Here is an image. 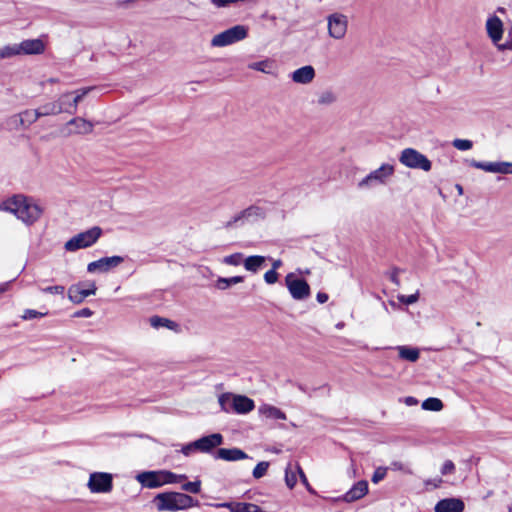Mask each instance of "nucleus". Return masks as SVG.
I'll use <instances>...</instances> for the list:
<instances>
[{
	"label": "nucleus",
	"instance_id": "nucleus-17",
	"mask_svg": "<svg viewBox=\"0 0 512 512\" xmlns=\"http://www.w3.org/2000/svg\"><path fill=\"white\" fill-rule=\"evenodd\" d=\"M12 47L16 48L17 55H37L45 50V45L40 39H27L20 44H14Z\"/></svg>",
	"mask_w": 512,
	"mask_h": 512
},
{
	"label": "nucleus",
	"instance_id": "nucleus-20",
	"mask_svg": "<svg viewBox=\"0 0 512 512\" xmlns=\"http://www.w3.org/2000/svg\"><path fill=\"white\" fill-rule=\"evenodd\" d=\"M69 95V93L62 94L58 101L49 102L37 108L36 110L39 113V117L58 115L62 112H65L62 104L64 103V98H68Z\"/></svg>",
	"mask_w": 512,
	"mask_h": 512
},
{
	"label": "nucleus",
	"instance_id": "nucleus-6",
	"mask_svg": "<svg viewBox=\"0 0 512 512\" xmlns=\"http://www.w3.org/2000/svg\"><path fill=\"white\" fill-rule=\"evenodd\" d=\"M399 161L411 169H421L428 172L432 168L431 161L424 154L413 148L402 150Z\"/></svg>",
	"mask_w": 512,
	"mask_h": 512
},
{
	"label": "nucleus",
	"instance_id": "nucleus-21",
	"mask_svg": "<svg viewBox=\"0 0 512 512\" xmlns=\"http://www.w3.org/2000/svg\"><path fill=\"white\" fill-rule=\"evenodd\" d=\"M231 408L238 414H246L255 408L254 401L244 395H234L231 402Z\"/></svg>",
	"mask_w": 512,
	"mask_h": 512
},
{
	"label": "nucleus",
	"instance_id": "nucleus-8",
	"mask_svg": "<svg viewBox=\"0 0 512 512\" xmlns=\"http://www.w3.org/2000/svg\"><path fill=\"white\" fill-rule=\"evenodd\" d=\"M486 30L488 36L491 38L492 42L498 47L499 50H511L512 49V41H506L505 43L500 44L499 41L503 35V23L497 16L489 17L486 22Z\"/></svg>",
	"mask_w": 512,
	"mask_h": 512
},
{
	"label": "nucleus",
	"instance_id": "nucleus-32",
	"mask_svg": "<svg viewBox=\"0 0 512 512\" xmlns=\"http://www.w3.org/2000/svg\"><path fill=\"white\" fill-rule=\"evenodd\" d=\"M443 402L439 398L429 397L422 402V409L438 412L442 410Z\"/></svg>",
	"mask_w": 512,
	"mask_h": 512
},
{
	"label": "nucleus",
	"instance_id": "nucleus-18",
	"mask_svg": "<svg viewBox=\"0 0 512 512\" xmlns=\"http://www.w3.org/2000/svg\"><path fill=\"white\" fill-rule=\"evenodd\" d=\"M465 504L460 498H445L439 500L435 507V512H463Z\"/></svg>",
	"mask_w": 512,
	"mask_h": 512
},
{
	"label": "nucleus",
	"instance_id": "nucleus-27",
	"mask_svg": "<svg viewBox=\"0 0 512 512\" xmlns=\"http://www.w3.org/2000/svg\"><path fill=\"white\" fill-rule=\"evenodd\" d=\"M94 89V87H86L76 91V96L73 98L71 102H69L68 107H64L66 113L75 114L77 111L78 104L83 100V98Z\"/></svg>",
	"mask_w": 512,
	"mask_h": 512
},
{
	"label": "nucleus",
	"instance_id": "nucleus-5",
	"mask_svg": "<svg viewBox=\"0 0 512 512\" xmlns=\"http://www.w3.org/2000/svg\"><path fill=\"white\" fill-rule=\"evenodd\" d=\"M248 29L243 25H235L219 34L211 40L212 47H224L245 39Z\"/></svg>",
	"mask_w": 512,
	"mask_h": 512
},
{
	"label": "nucleus",
	"instance_id": "nucleus-10",
	"mask_svg": "<svg viewBox=\"0 0 512 512\" xmlns=\"http://www.w3.org/2000/svg\"><path fill=\"white\" fill-rule=\"evenodd\" d=\"M88 487L93 493H107L113 488L112 475L104 472H94L90 475Z\"/></svg>",
	"mask_w": 512,
	"mask_h": 512
},
{
	"label": "nucleus",
	"instance_id": "nucleus-54",
	"mask_svg": "<svg viewBox=\"0 0 512 512\" xmlns=\"http://www.w3.org/2000/svg\"><path fill=\"white\" fill-rule=\"evenodd\" d=\"M443 480L441 478L428 479L425 481L426 486H432L433 488H438L442 484Z\"/></svg>",
	"mask_w": 512,
	"mask_h": 512
},
{
	"label": "nucleus",
	"instance_id": "nucleus-44",
	"mask_svg": "<svg viewBox=\"0 0 512 512\" xmlns=\"http://www.w3.org/2000/svg\"><path fill=\"white\" fill-rule=\"evenodd\" d=\"M402 270L399 269L398 267H393L392 270L390 272H387L386 275L388 276L389 280L397 287L400 286V279L398 277V274L401 272Z\"/></svg>",
	"mask_w": 512,
	"mask_h": 512
},
{
	"label": "nucleus",
	"instance_id": "nucleus-29",
	"mask_svg": "<svg viewBox=\"0 0 512 512\" xmlns=\"http://www.w3.org/2000/svg\"><path fill=\"white\" fill-rule=\"evenodd\" d=\"M149 322L153 328L165 327L170 330H177L179 327V325L176 322H174L170 319H167V318L160 317V316H152L149 319Z\"/></svg>",
	"mask_w": 512,
	"mask_h": 512
},
{
	"label": "nucleus",
	"instance_id": "nucleus-46",
	"mask_svg": "<svg viewBox=\"0 0 512 512\" xmlns=\"http://www.w3.org/2000/svg\"><path fill=\"white\" fill-rule=\"evenodd\" d=\"M418 298H419L418 293L411 294V295H399L398 296V300L401 303L406 304V305L414 304L415 302L418 301Z\"/></svg>",
	"mask_w": 512,
	"mask_h": 512
},
{
	"label": "nucleus",
	"instance_id": "nucleus-48",
	"mask_svg": "<svg viewBox=\"0 0 512 512\" xmlns=\"http://www.w3.org/2000/svg\"><path fill=\"white\" fill-rule=\"evenodd\" d=\"M296 470H297V473L299 474V477H300V480L301 482L305 485V487L307 488V490L309 492H313L312 488L310 487V484L308 482V479L304 473V471L302 470L301 466L299 464H296Z\"/></svg>",
	"mask_w": 512,
	"mask_h": 512
},
{
	"label": "nucleus",
	"instance_id": "nucleus-64",
	"mask_svg": "<svg viewBox=\"0 0 512 512\" xmlns=\"http://www.w3.org/2000/svg\"><path fill=\"white\" fill-rule=\"evenodd\" d=\"M508 36H509V38H511V40H510V41H512V31H511V32H509Z\"/></svg>",
	"mask_w": 512,
	"mask_h": 512
},
{
	"label": "nucleus",
	"instance_id": "nucleus-50",
	"mask_svg": "<svg viewBox=\"0 0 512 512\" xmlns=\"http://www.w3.org/2000/svg\"><path fill=\"white\" fill-rule=\"evenodd\" d=\"M181 453L185 456H190L193 452L198 451V449L194 446V441L188 444H185L181 447Z\"/></svg>",
	"mask_w": 512,
	"mask_h": 512
},
{
	"label": "nucleus",
	"instance_id": "nucleus-30",
	"mask_svg": "<svg viewBox=\"0 0 512 512\" xmlns=\"http://www.w3.org/2000/svg\"><path fill=\"white\" fill-rule=\"evenodd\" d=\"M399 357L410 362H416L419 359L420 352L417 348L408 346H398Z\"/></svg>",
	"mask_w": 512,
	"mask_h": 512
},
{
	"label": "nucleus",
	"instance_id": "nucleus-39",
	"mask_svg": "<svg viewBox=\"0 0 512 512\" xmlns=\"http://www.w3.org/2000/svg\"><path fill=\"white\" fill-rule=\"evenodd\" d=\"M452 145L460 151H466L472 148L473 142L467 139H455Z\"/></svg>",
	"mask_w": 512,
	"mask_h": 512
},
{
	"label": "nucleus",
	"instance_id": "nucleus-63",
	"mask_svg": "<svg viewBox=\"0 0 512 512\" xmlns=\"http://www.w3.org/2000/svg\"><path fill=\"white\" fill-rule=\"evenodd\" d=\"M457 191H459V193H462V187L460 185H457Z\"/></svg>",
	"mask_w": 512,
	"mask_h": 512
},
{
	"label": "nucleus",
	"instance_id": "nucleus-3",
	"mask_svg": "<svg viewBox=\"0 0 512 512\" xmlns=\"http://www.w3.org/2000/svg\"><path fill=\"white\" fill-rule=\"evenodd\" d=\"M102 235V229L94 226L70 238L64 245L66 251L74 252L95 244Z\"/></svg>",
	"mask_w": 512,
	"mask_h": 512
},
{
	"label": "nucleus",
	"instance_id": "nucleus-22",
	"mask_svg": "<svg viewBox=\"0 0 512 512\" xmlns=\"http://www.w3.org/2000/svg\"><path fill=\"white\" fill-rule=\"evenodd\" d=\"M39 113L37 110L27 109L11 118V122L17 129L18 126L29 127L31 124L39 119Z\"/></svg>",
	"mask_w": 512,
	"mask_h": 512
},
{
	"label": "nucleus",
	"instance_id": "nucleus-7",
	"mask_svg": "<svg viewBox=\"0 0 512 512\" xmlns=\"http://www.w3.org/2000/svg\"><path fill=\"white\" fill-rule=\"evenodd\" d=\"M285 284L294 300L302 301L311 294V289L305 279L297 278L294 273H289L285 277Z\"/></svg>",
	"mask_w": 512,
	"mask_h": 512
},
{
	"label": "nucleus",
	"instance_id": "nucleus-41",
	"mask_svg": "<svg viewBox=\"0 0 512 512\" xmlns=\"http://www.w3.org/2000/svg\"><path fill=\"white\" fill-rule=\"evenodd\" d=\"M387 474V468L386 467H377L372 475L371 481L375 484L382 481Z\"/></svg>",
	"mask_w": 512,
	"mask_h": 512
},
{
	"label": "nucleus",
	"instance_id": "nucleus-13",
	"mask_svg": "<svg viewBox=\"0 0 512 512\" xmlns=\"http://www.w3.org/2000/svg\"><path fill=\"white\" fill-rule=\"evenodd\" d=\"M224 438L220 433H213L203 436L194 441V446L198 452L211 453L216 447L223 444Z\"/></svg>",
	"mask_w": 512,
	"mask_h": 512
},
{
	"label": "nucleus",
	"instance_id": "nucleus-15",
	"mask_svg": "<svg viewBox=\"0 0 512 512\" xmlns=\"http://www.w3.org/2000/svg\"><path fill=\"white\" fill-rule=\"evenodd\" d=\"M83 283L74 284L68 289V298L74 304H80L88 296L96 293L97 287L94 282L89 284V288H82Z\"/></svg>",
	"mask_w": 512,
	"mask_h": 512
},
{
	"label": "nucleus",
	"instance_id": "nucleus-23",
	"mask_svg": "<svg viewBox=\"0 0 512 512\" xmlns=\"http://www.w3.org/2000/svg\"><path fill=\"white\" fill-rule=\"evenodd\" d=\"M367 493H368V482L366 480H360L356 484H354L353 487L343 495L342 499L347 503H351V502L361 499Z\"/></svg>",
	"mask_w": 512,
	"mask_h": 512
},
{
	"label": "nucleus",
	"instance_id": "nucleus-49",
	"mask_svg": "<svg viewBox=\"0 0 512 512\" xmlns=\"http://www.w3.org/2000/svg\"><path fill=\"white\" fill-rule=\"evenodd\" d=\"M455 471V465L451 460H446L441 468L442 475L452 474Z\"/></svg>",
	"mask_w": 512,
	"mask_h": 512
},
{
	"label": "nucleus",
	"instance_id": "nucleus-16",
	"mask_svg": "<svg viewBox=\"0 0 512 512\" xmlns=\"http://www.w3.org/2000/svg\"><path fill=\"white\" fill-rule=\"evenodd\" d=\"M165 471H148L140 473L137 480L147 488H158L166 484Z\"/></svg>",
	"mask_w": 512,
	"mask_h": 512
},
{
	"label": "nucleus",
	"instance_id": "nucleus-2",
	"mask_svg": "<svg viewBox=\"0 0 512 512\" xmlns=\"http://www.w3.org/2000/svg\"><path fill=\"white\" fill-rule=\"evenodd\" d=\"M153 503L158 511H179L198 506V500L181 492H163L157 494Z\"/></svg>",
	"mask_w": 512,
	"mask_h": 512
},
{
	"label": "nucleus",
	"instance_id": "nucleus-61",
	"mask_svg": "<svg viewBox=\"0 0 512 512\" xmlns=\"http://www.w3.org/2000/svg\"><path fill=\"white\" fill-rule=\"evenodd\" d=\"M416 402H417V401H416V399H415V398H413V397H407V398H406V403H407L408 405L415 404Z\"/></svg>",
	"mask_w": 512,
	"mask_h": 512
},
{
	"label": "nucleus",
	"instance_id": "nucleus-53",
	"mask_svg": "<svg viewBox=\"0 0 512 512\" xmlns=\"http://www.w3.org/2000/svg\"><path fill=\"white\" fill-rule=\"evenodd\" d=\"M232 512H250L249 511V503H234Z\"/></svg>",
	"mask_w": 512,
	"mask_h": 512
},
{
	"label": "nucleus",
	"instance_id": "nucleus-62",
	"mask_svg": "<svg viewBox=\"0 0 512 512\" xmlns=\"http://www.w3.org/2000/svg\"><path fill=\"white\" fill-rule=\"evenodd\" d=\"M67 98H64V103L62 104V107H68L69 102L66 101Z\"/></svg>",
	"mask_w": 512,
	"mask_h": 512
},
{
	"label": "nucleus",
	"instance_id": "nucleus-43",
	"mask_svg": "<svg viewBox=\"0 0 512 512\" xmlns=\"http://www.w3.org/2000/svg\"><path fill=\"white\" fill-rule=\"evenodd\" d=\"M47 313H43V312H39L37 310H34V309H26L24 311V314L22 315V319L24 320H31V319H35V318H41V317H44L46 316Z\"/></svg>",
	"mask_w": 512,
	"mask_h": 512
},
{
	"label": "nucleus",
	"instance_id": "nucleus-11",
	"mask_svg": "<svg viewBox=\"0 0 512 512\" xmlns=\"http://www.w3.org/2000/svg\"><path fill=\"white\" fill-rule=\"evenodd\" d=\"M123 262L124 258L122 256L102 257L96 261L90 262L87 266V271L89 273H106Z\"/></svg>",
	"mask_w": 512,
	"mask_h": 512
},
{
	"label": "nucleus",
	"instance_id": "nucleus-25",
	"mask_svg": "<svg viewBox=\"0 0 512 512\" xmlns=\"http://www.w3.org/2000/svg\"><path fill=\"white\" fill-rule=\"evenodd\" d=\"M291 78L295 83L308 84L315 78V69L311 65L303 66L296 69Z\"/></svg>",
	"mask_w": 512,
	"mask_h": 512
},
{
	"label": "nucleus",
	"instance_id": "nucleus-31",
	"mask_svg": "<svg viewBox=\"0 0 512 512\" xmlns=\"http://www.w3.org/2000/svg\"><path fill=\"white\" fill-rule=\"evenodd\" d=\"M243 281H244L243 276H233V277H229V278L220 277L217 280L216 287L220 290H225V289L229 288L230 286L241 283Z\"/></svg>",
	"mask_w": 512,
	"mask_h": 512
},
{
	"label": "nucleus",
	"instance_id": "nucleus-51",
	"mask_svg": "<svg viewBox=\"0 0 512 512\" xmlns=\"http://www.w3.org/2000/svg\"><path fill=\"white\" fill-rule=\"evenodd\" d=\"M268 65H269L268 61H259V62H254V63L250 64L249 68L256 70V71L267 72L266 68L268 67Z\"/></svg>",
	"mask_w": 512,
	"mask_h": 512
},
{
	"label": "nucleus",
	"instance_id": "nucleus-1",
	"mask_svg": "<svg viewBox=\"0 0 512 512\" xmlns=\"http://www.w3.org/2000/svg\"><path fill=\"white\" fill-rule=\"evenodd\" d=\"M0 210L13 213L27 225L35 223L42 214L41 207L32 198L14 195L0 204Z\"/></svg>",
	"mask_w": 512,
	"mask_h": 512
},
{
	"label": "nucleus",
	"instance_id": "nucleus-9",
	"mask_svg": "<svg viewBox=\"0 0 512 512\" xmlns=\"http://www.w3.org/2000/svg\"><path fill=\"white\" fill-rule=\"evenodd\" d=\"M327 22L330 37L337 40L344 38L348 27V19L346 15L333 13L327 17Z\"/></svg>",
	"mask_w": 512,
	"mask_h": 512
},
{
	"label": "nucleus",
	"instance_id": "nucleus-34",
	"mask_svg": "<svg viewBox=\"0 0 512 512\" xmlns=\"http://www.w3.org/2000/svg\"><path fill=\"white\" fill-rule=\"evenodd\" d=\"M336 96L332 91H324L319 95L318 104L320 105H330L335 102Z\"/></svg>",
	"mask_w": 512,
	"mask_h": 512
},
{
	"label": "nucleus",
	"instance_id": "nucleus-38",
	"mask_svg": "<svg viewBox=\"0 0 512 512\" xmlns=\"http://www.w3.org/2000/svg\"><path fill=\"white\" fill-rule=\"evenodd\" d=\"M164 477L166 479V484L179 483L187 479L185 474H175L170 471H165Z\"/></svg>",
	"mask_w": 512,
	"mask_h": 512
},
{
	"label": "nucleus",
	"instance_id": "nucleus-55",
	"mask_svg": "<svg viewBox=\"0 0 512 512\" xmlns=\"http://www.w3.org/2000/svg\"><path fill=\"white\" fill-rule=\"evenodd\" d=\"M328 294L324 293V292H318L317 295H316V299L319 303L323 304L325 302H327L328 300Z\"/></svg>",
	"mask_w": 512,
	"mask_h": 512
},
{
	"label": "nucleus",
	"instance_id": "nucleus-56",
	"mask_svg": "<svg viewBox=\"0 0 512 512\" xmlns=\"http://www.w3.org/2000/svg\"><path fill=\"white\" fill-rule=\"evenodd\" d=\"M233 505H234L233 502H224V503L216 504L215 507H217V508H228V509H230V512H232Z\"/></svg>",
	"mask_w": 512,
	"mask_h": 512
},
{
	"label": "nucleus",
	"instance_id": "nucleus-12",
	"mask_svg": "<svg viewBox=\"0 0 512 512\" xmlns=\"http://www.w3.org/2000/svg\"><path fill=\"white\" fill-rule=\"evenodd\" d=\"M265 217V210L259 206L251 205L248 208L242 210L236 214L231 220L225 224V228H230L234 224L242 220H256Z\"/></svg>",
	"mask_w": 512,
	"mask_h": 512
},
{
	"label": "nucleus",
	"instance_id": "nucleus-60",
	"mask_svg": "<svg viewBox=\"0 0 512 512\" xmlns=\"http://www.w3.org/2000/svg\"><path fill=\"white\" fill-rule=\"evenodd\" d=\"M11 281L0 284V294L8 290Z\"/></svg>",
	"mask_w": 512,
	"mask_h": 512
},
{
	"label": "nucleus",
	"instance_id": "nucleus-45",
	"mask_svg": "<svg viewBox=\"0 0 512 512\" xmlns=\"http://www.w3.org/2000/svg\"><path fill=\"white\" fill-rule=\"evenodd\" d=\"M41 291L43 293H47V294L63 295L64 291H65V287L62 286V285H54V286H48V287H45V288H41Z\"/></svg>",
	"mask_w": 512,
	"mask_h": 512
},
{
	"label": "nucleus",
	"instance_id": "nucleus-28",
	"mask_svg": "<svg viewBox=\"0 0 512 512\" xmlns=\"http://www.w3.org/2000/svg\"><path fill=\"white\" fill-rule=\"evenodd\" d=\"M265 261H266V258L264 256L252 255V256L247 257L244 260L243 264H244V267L246 270L255 273L262 267V265L265 263Z\"/></svg>",
	"mask_w": 512,
	"mask_h": 512
},
{
	"label": "nucleus",
	"instance_id": "nucleus-58",
	"mask_svg": "<svg viewBox=\"0 0 512 512\" xmlns=\"http://www.w3.org/2000/svg\"><path fill=\"white\" fill-rule=\"evenodd\" d=\"M250 512H264L258 505L249 503Z\"/></svg>",
	"mask_w": 512,
	"mask_h": 512
},
{
	"label": "nucleus",
	"instance_id": "nucleus-37",
	"mask_svg": "<svg viewBox=\"0 0 512 512\" xmlns=\"http://www.w3.org/2000/svg\"><path fill=\"white\" fill-rule=\"evenodd\" d=\"M268 467H269V462H266V461L259 462L256 465V467L253 469V473H252L253 477L256 479L263 477L266 474Z\"/></svg>",
	"mask_w": 512,
	"mask_h": 512
},
{
	"label": "nucleus",
	"instance_id": "nucleus-36",
	"mask_svg": "<svg viewBox=\"0 0 512 512\" xmlns=\"http://www.w3.org/2000/svg\"><path fill=\"white\" fill-rule=\"evenodd\" d=\"M181 488L186 492L197 494L201 491V481L195 480L192 482H186L182 485Z\"/></svg>",
	"mask_w": 512,
	"mask_h": 512
},
{
	"label": "nucleus",
	"instance_id": "nucleus-33",
	"mask_svg": "<svg viewBox=\"0 0 512 512\" xmlns=\"http://www.w3.org/2000/svg\"><path fill=\"white\" fill-rule=\"evenodd\" d=\"M285 482L290 489H293L297 483L296 473L292 471L291 464L285 469Z\"/></svg>",
	"mask_w": 512,
	"mask_h": 512
},
{
	"label": "nucleus",
	"instance_id": "nucleus-59",
	"mask_svg": "<svg viewBox=\"0 0 512 512\" xmlns=\"http://www.w3.org/2000/svg\"><path fill=\"white\" fill-rule=\"evenodd\" d=\"M281 266H282V261L280 259L274 260L272 263V269H274V271L279 269Z\"/></svg>",
	"mask_w": 512,
	"mask_h": 512
},
{
	"label": "nucleus",
	"instance_id": "nucleus-47",
	"mask_svg": "<svg viewBox=\"0 0 512 512\" xmlns=\"http://www.w3.org/2000/svg\"><path fill=\"white\" fill-rule=\"evenodd\" d=\"M278 276L279 274L274 269H270L264 274V280L267 284H274L277 282Z\"/></svg>",
	"mask_w": 512,
	"mask_h": 512
},
{
	"label": "nucleus",
	"instance_id": "nucleus-14",
	"mask_svg": "<svg viewBox=\"0 0 512 512\" xmlns=\"http://www.w3.org/2000/svg\"><path fill=\"white\" fill-rule=\"evenodd\" d=\"M470 166L490 173L512 174L511 162H482L472 160Z\"/></svg>",
	"mask_w": 512,
	"mask_h": 512
},
{
	"label": "nucleus",
	"instance_id": "nucleus-4",
	"mask_svg": "<svg viewBox=\"0 0 512 512\" xmlns=\"http://www.w3.org/2000/svg\"><path fill=\"white\" fill-rule=\"evenodd\" d=\"M394 166L388 163L382 164L378 169L371 171L359 183L360 189L372 188L377 185H385L394 174Z\"/></svg>",
	"mask_w": 512,
	"mask_h": 512
},
{
	"label": "nucleus",
	"instance_id": "nucleus-42",
	"mask_svg": "<svg viewBox=\"0 0 512 512\" xmlns=\"http://www.w3.org/2000/svg\"><path fill=\"white\" fill-rule=\"evenodd\" d=\"M17 55L16 48L12 45H7L0 48V59L11 58Z\"/></svg>",
	"mask_w": 512,
	"mask_h": 512
},
{
	"label": "nucleus",
	"instance_id": "nucleus-35",
	"mask_svg": "<svg viewBox=\"0 0 512 512\" xmlns=\"http://www.w3.org/2000/svg\"><path fill=\"white\" fill-rule=\"evenodd\" d=\"M232 398L233 397L229 393H224L219 396L218 402L223 411L229 412L230 410H232V408H231Z\"/></svg>",
	"mask_w": 512,
	"mask_h": 512
},
{
	"label": "nucleus",
	"instance_id": "nucleus-26",
	"mask_svg": "<svg viewBox=\"0 0 512 512\" xmlns=\"http://www.w3.org/2000/svg\"><path fill=\"white\" fill-rule=\"evenodd\" d=\"M259 413L269 419L275 420H286V414L279 408L269 405L263 404L259 407Z\"/></svg>",
	"mask_w": 512,
	"mask_h": 512
},
{
	"label": "nucleus",
	"instance_id": "nucleus-52",
	"mask_svg": "<svg viewBox=\"0 0 512 512\" xmlns=\"http://www.w3.org/2000/svg\"><path fill=\"white\" fill-rule=\"evenodd\" d=\"M94 314V312L89 308H83L78 311H76L73 314V317L75 318H88L91 317Z\"/></svg>",
	"mask_w": 512,
	"mask_h": 512
},
{
	"label": "nucleus",
	"instance_id": "nucleus-40",
	"mask_svg": "<svg viewBox=\"0 0 512 512\" xmlns=\"http://www.w3.org/2000/svg\"><path fill=\"white\" fill-rule=\"evenodd\" d=\"M243 254L242 253H234L228 255L224 258V263L228 265L237 266L242 263Z\"/></svg>",
	"mask_w": 512,
	"mask_h": 512
},
{
	"label": "nucleus",
	"instance_id": "nucleus-19",
	"mask_svg": "<svg viewBox=\"0 0 512 512\" xmlns=\"http://www.w3.org/2000/svg\"><path fill=\"white\" fill-rule=\"evenodd\" d=\"M215 459H222L225 461H238L250 458L243 450L239 448H219L215 454Z\"/></svg>",
	"mask_w": 512,
	"mask_h": 512
},
{
	"label": "nucleus",
	"instance_id": "nucleus-24",
	"mask_svg": "<svg viewBox=\"0 0 512 512\" xmlns=\"http://www.w3.org/2000/svg\"><path fill=\"white\" fill-rule=\"evenodd\" d=\"M67 126H73V130H69L67 135L71 134H89L93 131L94 125L81 117H75L67 122Z\"/></svg>",
	"mask_w": 512,
	"mask_h": 512
},
{
	"label": "nucleus",
	"instance_id": "nucleus-57",
	"mask_svg": "<svg viewBox=\"0 0 512 512\" xmlns=\"http://www.w3.org/2000/svg\"><path fill=\"white\" fill-rule=\"evenodd\" d=\"M391 466H392V468H393L394 470H403V469H404V465H403V463H401V462H399V461H394V462H392Z\"/></svg>",
	"mask_w": 512,
	"mask_h": 512
}]
</instances>
